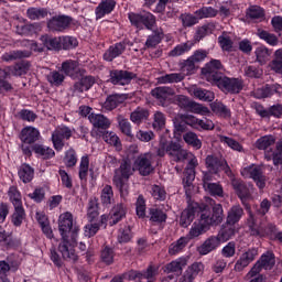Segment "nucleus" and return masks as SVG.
<instances>
[{
	"instance_id": "obj_59",
	"label": "nucleus",
	"mask_w": 282,
	"mask_h": 282,
	"mask_svg": "<svg viewBox=\"0 0 282 282\" xmlns=\"http://www.w3.org/2000/svg\"><path fill=\"white\" fill-rule=\"evenodd\" d=\"M166 126V116L162 111H155L153 115V129L160 130L164 129Z\"/></svg>"
},
{
	"instance_id": "obj_31",
	"label": "nucleus",
	"mask_w": 282,
	"mask_h": 282,
	"mask_svg": "<svg viewBox=\"0 0 282 282\" xmlns=\"http://www.w3.org/2000/svg\"><path fill=\"white\" fill-rule=\"evenodd\" d=\"M162 39H164V32H162L161 29L153 31V33L149 35L145 41L144 50L158 47V45L162 43Z\"/></svg>"
},
{
	"instance_id": "obj_9",
	"label": "nucleus",
	"mask_w": 282,
	"mask_h": 282,
	"mask_svg": "<svg viewBox=\"0 0 282 282\" xmlns=\"http://www.w3.org/2000/svg\"><path fill=\"white\" fill-rule=\"evenodd\" d=\"M242 177L253 180L258 187L265 188V176H263V171L261 166L251 164L241 170Z\"/></svg>"
},
{
	"instance_id": "obj_29",
	"label": "nucleus",
	"mask_w": 282,
	"mask_h": 282,
	"mask_svg": "<svg viewBox=\"0 0 282 282\" xmlns=\"http://www.w3.org/2000/svg\"><path fill=\"white\" fill-rule=\"evenodd\" d=\"M130 120L133 124L140 127L144 120H149V110L147 108L138 107L130 113Z\"/></svg>"
},
{
	"instance_id": "obj_54",
	"label": "nucleus",
	"mask_w": 282,
	"mask_h": 282,
	"mask_svg": "<svg viewBox=\"0 0 282 282\" xmlns=\"http://www.w3.org/2000/svg\"><path fill=\"white\" fill-rule=\"evenodd\" d=\"M254 54L260 65H265L270 61V51L265 46H258Z\"/></svg>"
},
{
	"instance_id": "obj_53",
	"label": "nucleus",
	"mask_w": 282,
	"mask_h": 282,
	"mask_svg": "<svg viewBox=\"0 0 282 282\" xmlns=\"http://www.w3.org/2000/svg\"><path fill=\"white\" fill-rule=\"evenodd\" d=\"M182 80H184V74H182V73L166 74L159 78V83H161V85H166L169 83L170 84L182 83Z\"/></svg>"
},
{
	"instance_id": "obj_16",
	"label": "nucleus",
	"mask_w": 282,
	"mask_h": 282,
	"mask_svg": "<svg viewBox=\"0 0 282 282\" xmlns=\"http://www.w3.org/2000/svg\"><path fill=\"white\" fill-rule=\"evenodd\" d=\"M206 167L208 169L209 173H219V171H228V163L224 159H219L215 155H208L206 158Z\"/></svg>"
},
{
	"instance_id": "obj_17",
	"label": "nucleus",
	"mask_w": 282,
	"mask_h": 282,
	"mask_svg": "<svg viewBox=\"0 0 282 282\" xmlns=\"http://www.w3.org/2000/svg\"><path fill=\"white\" fill-rule=\"evenodd\" d=\"M113 10H116V0H101L95 8L96 21L105 19V17H107V14H111Z\"/></svg>"
},
{
	"instance_id": "obj_18",
	"label": "nucleus",
	"mask_w": 282,
	"mask_h": 282,
	"mask_svg": "<svg viewBox=\"0 0 282 282\" xmlns=\"http://www.w3.org/2000/svg\"><path fill=\"white\" fill-rule=\"evenodd\" d=\"M204 272V263L202 262H194L192 265H189L183 276L181 278L180 282H193L199 274Z\"/></svg>"
},
{
	"instance_id": "obj_5",
	"label": "nucleus",
	"mask_w": 282,
	"mask_h": 282,
	"mask_svg": "<svg viewBox=\"0 0 282 282\" xmlns=\"http://www.w3.org/2000/svg\"><path fill=\"white\" fill-rule=\"evenodd\" d=\"M128 19L131 25L138 30H144V28H147V30H153L155 26V15L151 12L144 14L131 12L128 14Z\"/></svg>"
},
{
	"instance_id": "obj_12",
	"label": "nucleus",
	"mask_w": 282,
	"mask_h": 282,
	"mask_svg": "<svg viewBox=\"0 0 282 282\" xmlns=\"http://www.w3.org/2000/svg\"><path fill=\"white\" fill-rule=\"evenodd\" d=\"M72 138V129L66 126L57 127L52 133V142L55 151H61L65 147V140Z\"/></svg>"
},
{
	"instance_id": "obj_45",
	"label": "nucleus",
	"mask_w": 282,
	"mask_h": 282,
	"mask_svg": "<svg viewBox=\"0 0 282 282\" xmlns=\"http://www.w3.org/2000/svg\"><path fill=\"white\" fill-rule=\"evenodd\" d=\"M30 51H10L2 55V61L10 63L11 61H18V58H29Z\"/></svg>"
},
{
	"instance_id": "obj_61",
	"label": "nucleus",
	"mask_w": 282,
	"mask_h": 282,
	"mask_svg": "<svg viewBox=\"0 0 282 282\" xmlns=\"http://www.w3.org/2000/svg\"><path fill=\"white\" fill-rule=\"evenodd\" d=\"M207 193H210L214 197H224V187L219 183H209L204 186Z\"/></svg>"
},
{
	"instance_id": "obj_51",
	"label": "nucleus",
	"mask_w": 282,
	"mask_h": 282,
	"mask_svg": "<svg viewBox=\"0 0 282 282\" xmlns=\"http://www.w3.org/2000/svg\"><path fill=\"white\" fill-rule=\"evenodd\" d=\"M46 79L53 87H61L65 80V75L58 70H53L46 76Z\"/></svg>"
},
{
	"instance_id": "obj_39",
	"label": "nucleus",
	"mask_w": 282,
	"mask_h": 282,
	"mask_svg": "<svg viewBox=\"0 0 282 282\" xmlns=\"http://www.w3.org/2000/svg\"><path fill=\"white\" fill-rule=\"evenodd\" d=\"M195 46V41H187L185 43H181L176 45L170 53V56H183V54H186L193 50Z\"/></svg>"
},
{
	"instance_id": "obj_19",
	"label": "nucleus",
	"mask_w": 282,
	"mask_h": 282,
	"mask_svg": "<svg viewBox=\"0 0 282 282\" xmlns=\"http://www.w3.org/2000/svg\"><path fill=\"white\" fill-rule=\"evenodd\" d=\"M41 138V132L34 127H25L21 130L20 140L23 144H34Z\"/></svg>"
},
{
	"instance_id": "obj_1",
	"label": "nucleus",
	"mask_w": 282,
	"mask_h": 282,
	"mask_svg": "<svg viewBox=\"0 0 282 282\" xmlns=\"http://www.w3.org/2000/svg\"><path fill=\"white\" fill-rule=\"evenodd\" d=\"M138 171L140 175L147 177L151 173H155V156L151 152L140 154L134 160L133 166L131 161L123 160L118 169L115 170L112 183L120 192L121 197L129 195V177Z\"/></svg>"
},
{
	"instance_id": "obj_2",
	"label": "nucleus",
	"mask_w": 282,
	"mask_h": 282,
	"mask_svg": "<svg viewBox=\"0 0 282 282\" xmlns=\"http://www.w3.org/2000/svg\"><path fill=\"white\" fill-rule=\"evenodd\" d=\"M58 230L62 237V241L58 246V251L61 252L65 261H77L78 256L76 250V238L78 237L79 228L74 226V216L69 212H65L59 215L58 218Z\"/></svg>"
},
{
	"instance_id": "obj_11",
	"label": "nucleus",
	"mask_w": 282,
	"mask_h": 282,
	"mask_svg": "<svg viewBox=\"0 0 282 282\" xmlns=\"http://www.w3.org/2000/svg\"><path fill=\"white\" fill-rule=\"evenodd\" d=\"M200 218L203 224L207 225V228L208 226H219L224 221V207H221V204H215L213 206V214L204 212Z\"/></svg>"
},
{
	"instance_id": "obj_15",
	"label": "nucleus",
	"mask_w": 282,
	"mask_h": 282,
	"mask_svg": "<svg viewBox=\"0 0 282 282\" xmlns=\"http://www.w3.org/2000/svg\"><path fill=\"white\" fill-rule=\"evenodd\" d=\"M258 256L259 251L256 248L242 252L235 264L236 272L243 271L245 268H248L252 263V261L257 259Z\"/></svg>"
},
{
	"instance_id": "obj_37",
	"label": "nucleus",
	"mask_w": 282,
	"mask_h": 282,
	"mask_svg": "<svg viewBox=\"0 0 282 282\" xmlns=\"http://www.w3.org/2000/svg\"><path fill=\"white\" fill-rule=\"evenodd\" d=\"M207 228H208V225L205 224L204 220H202V218L198 223H194L187 235L188 241H191V239H195L196 237H199V235H204Z\"/></svg>"
},
{
	"instance_id": "obj_52",
	"label": "nucleus",
	"mask_w": 282,
	"mask_h": 282,
	"mask_svg": "<svg viewBox=\"0 0 282 282\" xmlns=\"http://www.w3.org/2000/svg\"><path fill=\"white\" fill-rule=\"evenodd\" d=\"M78 175L82 182H87V175H89V156H82Z\"/></svg>"
},
{
	"instance_id": "obj_63",
	"label": "nucleus",
	"mask_w": 282,
	"mask_h": 282,
	"mask_svg": "<svg viewBox=\"0 0 282 282\" xmlns=\"http://www.w3.org/2000/svg\"><path fill=\"white\" fill-rule=\"evenodd\" d=\"M59 40L62 50H74V47L78 46V40H76V37L62 36Z\"/></svg>"
},
{
	"instance_id": "obj_21",
	"label": "nucleus",
	"mask_w": 282,
	"mask_h": 282,
	"mask_svg": "<svg viewBox=\"0 0 282 282\" xmlns=\"http://www.w3.org/2000/svg\"><path fill=\"white\" fill-rule=\"evenodd\" d=\"M219 246H221L219 238H217V236H212L207 238L203 245L197 247V252L202 256L210 254V252H213V250H217Z\"/></svg>"
},
{
	"instance_id": "obj_62",
	"label": "nucleus",
	"mask_w": 282,
	"mask_h": 282,
	"mask_svg": "<svg viewBox=\"0 0 282 282\" xmlns=\"http://www.w3.org/2000/svg\"><path fill=\"white\" fill-rule=\"evenodd\" d=\"M9 197L14 208L23 206V202L21 200V192H19L17 187L13 186L9 188Z\"/></svg>"
},
{
	"instance_id": "obj_20",
	"label": "nucleus",
	"mask_w": 282,
	"mask_h": 282,
	"mask_svg": "<svg viewBox=\"0 0 282 282\" xmlns=\"http://www.w3.org/2000/svg\"><path fill=\"white\" fill-rule=\"evenodd\" d=\"M153 98H156L161 102L162 107L166 105V101L171 100L172 96H175V90L171 87L162 86L156 87L151 91Z\"/></svg>"
},
{
	"instance_id": "obj_10",
	"label": "nucleus",
	"mask_w": 282,
	"mask_h": 282,
	"mask_svg": "<svg viewBox=\"0 0 282 282\" xmlns=\"http://www.w3.org/2000/svg\"><path fill=\"white\" fill-rule=\"evenodd\" d=\"M189 160L187 167L184 172L183 186L185 188L186 195L191 194V188H193V182L195 181V167L198 166L197 158L194 154L188 156Z\"/></svg>"
},
{
	"instance_id": "obj_27",
	"label": "nucleus",
	"mask_w": 282,
	"mask_h": 282,
	"mask_svg": "<svg viewBox=\"0 0 282 282\" xmlns=\"http://www.w3.org/2000/svg\"><path fill=\"white\" fill-rule=\"evenodd\" d=\"M189 91L195 98L203 100V102H213V100H215V93L210 90L199 87H192Z\"/></svg>"
},
{
	"instance_id": "obj_50",
	"label": "nucleus",
	"mask_w": 282,
	"mask_h": 282,
	"mask_svg": "<svg viewBox=\"0 0 282 282\" xmlns=\"http://www.w3.org/2000/svg\"><path fill=\"white\" fill-rule=\"evenodd\" d=\"M248 19L252 21H263V17H265V12L259 6H251L249 10H247Z\"/></svg>"
},
{
	"instance_id": "obj_56",
	"label": "nucleus",
	"mask_w": 282,
	"mask_h": 282,
	"mask_svg": "<svg viewBox=\"0 0 282 282\" xmlns=\"http://www.w3.org/2000/svg\"><path fill=\"white\" fill-rule=\"evenodd\" d=\"M197 19H212L213 17H217L219 11L213 7H203L199 10L195 11Z\"/></svg>"
},
{
	"instance_id": "obj_14",
	"label": "nucleus",
	"mask_w": 282,
	"mask_h": 282,
	"mask_svg": "<svg viewBox=\"0 0 282 282\" xmlns=\"http://www.w3.org/2000/svg\"><path fill=\"white\" fill-rule=\"evenodd\" d=\"M133 78H135V74L131 72L115 69L110 72L109 83L124 87V85H129Z\"/></svg>"
},
{
	"instance_id": "obj_24",
	"label": "nucleus",
	"mask_w": 282,
	"mask_h": 282,
	"mask_svg": "<svg viewBox=\"0 0 282 282\" xmlns=\"http://www.w3.org/2000/svg\"><path fill=\"white\" fill-rule=\"evenodd\" d=\"M69 23H72V18L62 15L50 20L47 25L48 30H53L54 32H63V30L69 28Z\"/></svg>"
},
{
	"instance_id": "obj_55",
	"label": "nucleus",
	"mask_w": 282,
	"mask_h": 282,
	"mask_svg": "<svg viewBox=\"0 0 282 282\" xmlns=\"http://www.w3.org/2000/svg\"><path fill=\"white\" fill-rule=\"evenodd\" d=\"M183 140L194 149H202V140H199V137H197V133L195 132H186L183 134Z\"/></svg>"
},
{
	"instance_id": "obj_4",
	"label": "nucleus",
	"mask_w": 282,
	"mask_h": 282,
	"mask_svg": "<svg viewBox=\"0 0 282 282\" xmlns=\"http://www.w3.org/2000/svg\"><path fill=\"white\" fill-rule=\"evenodd\" d=\"M23 74H25V67L21 64L0 68V94L12 89V85L6 80V78H10L11 76H23Z\"/></svg>"
},
{
	"instance_id": "obj_40",
	"label": "nucleus",
	"mask_w": 282,
	"mask_h": 282,
	"mask_svg": "<svg viewBox=\"0 0 282 282\" xmlns=\"http://www.w3.org/2000/svg\"><path fill=\"white\" fill-rule=\"evenodd\" d=\"M243 217V208L239 205L232 206L227 216V224L235 226Z\"/></svg>"
},
{
	"instance_id": "obj_32",
	"label": "nucleus",
	"mask_w": 282,
	"mask_h": 282,
	"mask_svg": "<svg viewBox=\"0 0 282 282\" xmlns=\"http://www.w3.org/2000/svg\"><path fill=\"white\" fill-rule=\"evenodd\" d=\"M124 100V95H110L107 97L102 107L106 109V111H113V109H116L119 105H122Z\"/></svg>"
},
{
	"instance_id": "obj_8",
	"label": "nucleus",
	"mask_w": 282,
	"mask_h": 282,
	"mask_svg": "<svg viewBox=\"0 0 282 282\" xmlns=\"http://www.w3.org/2000/svg\"><path fill=\"white\" fill-rule=\"evenodd\" d=\"M221 69H224V65H221V62L219 59H212L203 68V74L208 83L215 85L216 82L224 76L221 75V73H219L221 72Z\"/></svg>"
},
{
	"instance_id": "obj_64",
	"label": "nucleus",
	"mask_w": 282,
	"mask_h": 282,
	"mask_svg": "<svg viewBox=\"0 0 282 282\" xmlns=\"http://www.w3.org/2000/svg\"><path fill=\"white\" fill-rule=\"evenodd\" d=\"M102 139L107 144H110V147H116V149H120L121 143H120V138L116 135L115 132H106L102 135Z\"/></svg>"
},
{
	"instance_id": "obj_44",
	"label": "nucleus",
	"mask_w": 282,
	"mask_h": 282,
	"mask_svg": "<svg viewBox=\"0 0 282 282\" xmlns=\"http://www.w3.org/2000/svg\"><path fill=\"white\" fill-rule=\"evenodd\" d=\"M265 160L270 162V160H273L274 166H279V164H282V140L276 143V150L275 152H267L265 153Z\"/></svg>"
},
{
	"instance_id": "obj_23",
	"label": "nucleus",
	"mask_w": 282,
	"mask_h": 282,
	"mask_svg": "<svg viewBox=\"0 0 282 282\" xmlns=\"http://www.w3.org/2000/svg\"><path fill=\"white\" fill-rule=\"evenodd\" d=\"M124 50H127V44H124V42H119L109 46V48L104 53V61L111 63V61L121 56V54L124 53Z\"/></svg>"
},
{
	"instance_id": "obj_47",
	"label": "nucleus",
	"mask_w": 282,
	"mask_h": 282,
	"mask_svg": "<svg viewBox=\"0 0 282 282\" xmlns=\"http://www.w3.org/2000/svg\"><path fill=\"white\" fill-rule=\"evenodd\" d=\"M257 36H259L261 41H265L268 45H271L272 47H274L275 45H279V37H276V35L265 30L259 29L257 32Z\"/></svg>"
},
{
	"instance_id": "obj_26",
	"label": "nucleus",
	"mask_w": 282,
	"mask_h": 282,
	"mask_svg": "<svg viewBox=\"0 0 282 282\" xmlns=\"http://www.w3.org/2000/svg\"><path fill=\"white\" fill-rule=\"evenodd\" d=\"M95 83L96 78L94 76H84L79 82L75 83L74 91H78L79 94H83V91H89V89L94 87Z\"/></svg>"
},
{
	"instance_id": "obj_34",
	"label": "nucleus",
	"mask_w": 282,
	"mask_h": 282,
	"mask_svg": "<svg viewBox=\"0 0 282 282\" xmlns=\"http://www.w3.org/2000/svg\"><path fill=\"white\" fill-rule=\"evenodd\" d=\"M158 274V269L153 265H150L147 271L144 272H138V271H131L129 274V279H148V282H153V276Z\"/></svg>"
},
{
	"instance_id": "obj_38",
	"label": "nucleus",
	"mask_w": 282,
	"mask_h": 282,
	"mask_svg": "<svg viewBox=\"0 0 282 282\" xmlns=\"http://www.w3.org/2000/svg\"><path fill=\"white\" fill-rule=\"evenodd\" d=\"M18 175L24 184H29L34 180V169L30 164H22L19 169Z\"/></svg>"
},
{
	"instance_id": "obj_46",
	"label": "nucleus",
	"mask_w": 282,
	"mask_h": 282,
	"mask_svg": "<svg viewBox=\"0 0 282 282\" xmlns=\"http://www.w3.org/2000/svg\"><path fill=\"white\" fill-rule=\"evenodd\" d=\"M33 151L44 160H50V158H54V155H56V152H54L52 148L41 144H35L33 147Z\"/></svg>"
},
{
	"instance_id": "obj_35",
	"label": "nucleus",
	"mask_w": 282,
	"mask_h": 282,
	"mask_svg": "<svg viewBox=\"0 0 282 282\" xmlns=\"http://www.w3.org/2000/svg\"><path fill=\"white\" fill-rule=\"evenodd\" d=\"M186 246H188V238L181 237L169 246V254L171 257H175V254H180V252H183Z\"/></svg>"
},
{
	"instance_id": "obj_36",
	"label": "nucleus",
	"mask_w": 282,
	"mask_h": 282,
	"mask_svg": "<svg viewBox=\"0 0 282 282\" xmlns=\"http://www.w3.org/2000/svg\"><path fill=\"white\" fill-rule=\"evenodd\" d=\"M235 235V227L230 224L223 225L218 235L216 236L220 243H226L230 241V238Z\"/></svg>"
},
{
	"instance_id": "obj_6",
	"label": "nucleus",
	"mask_w": 282,
	"mask_h": 282,
	"mask_svg": "<svg viewBox=\"0 0 282 282\" xmlns=\"http://www.w3.org/2000/svg\"><path fill=\"white\" fill-rule=\"evenodd\" d=\"M274 253L268 251L262 254L261 258L256 262V264L251 268V270L247 273V279H252V276H257L261 272V270H272L274 268Z\"/></svg>"
},
{
	"instance_id": "obj_60",
	"label": "nucleus",
	"mask_w": 282,
	"mask_h": 282,
	"mask_svg": "<svg viewBox=\"0 0 282 282\" xmlns=\"http://www.w3.org/2000/svg\"><path fill=\"white\" fill-rule=\"evenodd\" d=\"M212 110L221 118H230V110L221 102L212 104Z\"/></svg>"
},
{
	"instance_id": "obj_28",
	"label": "nucleus",
	"mask_w": 282,
	"mask_h": 282,
	"mask_svg": "<svg viewBox=\"0 0 282 282\" xmlns=\"http://www.w3.org/2000/svg\"><path fill=\"white\" fill-rule=\"evenodd\" d=\"M88 119L96 129H109L111 127V121L104 115L90 113Z\"/></svg>"
},
{
	"instance_id": "obj_43",
	"label": "nucleus",
	"mask_w": 282,
	"mask_h": 282,
	"mask_svg": "<svg viewBox=\"0 0 282 282\" xmlns=\"http://www.w3.org/2000/svg\"><path fill=\"white\" fill-rule=\"evenodd\" d=\"M193 219H195V208L188 207L181 214L180 225L183 228H188L191 224L193 223Z\"/></svg>"
},
{
	"instance_id": "obj_42",
	"label": "nucleus",
	"mask_w": 282,
	"mask_h": 282,
	"mask_svg": "<svg viewBox=\"0 0 282 282\" xmlns=\"http://www.w3.org/2000/svg\"><path fill=\"white\" fill-rule=\"evenodd\" d=\"M100 200L104 206H111V204H113V187H111V185H105L102 187Z\"/></svg>"
},
{
	"instance_id": "obj_41",
	"label": "nucleus",
	"mask_w": 282,
	"mask_h": 282,
	"mask_svg": "<svg viewBox=\"0 0 282 282\" xmlns=\"http://www.w3.org/2000/svg\"><path fill=\"white\" fill-rule=\"evenodd\" d=\"M78 62L68 59L62 63V72L66 76H70V78H76V74H78Z\"/></svg>"
},
{
	"instance_id": "obj_48",
	"label": "nucleus",
	"mask_w": 282,
	"mask_h": 282,
	"mask_svg": "<svg viewBox=\"0 0 282 282\" xmlns=\"http://www.w3.org/2000/svg\"><path fill=\"white\" fill-rule=\"evenodd\" d=\"M117 121H118V126L121 133H123L124 135H128V138H131L133 133H132L131 122H129V119L124 118V116L122 115H119L117 117Z\"/></svg>"
},
{
	"instance_id": "obj_13",
	"label": "nucleus",
	"mask_w": 282,
	"mask_h": 282,
	"mask_svg": "<svg viewBox=\"0 0 282 282\" xmlns=\"http://www.w3.org/2000/svg\"><path fill=\"white\" fill-rule=\"evenodd\" d=\"M124 215H127V207L122 203L117 204L110 212L109 215H101L100 224H107L109 221L110 226H116Z\"/></svg>"
},
{
	"instance_id": "obj_3",
	"label": "nucleus",
	"mask_w": 282,
	"mask_h": 282,
	"mask_svg": "<svg viewBox=\"0 0 282 282\" xmlns=\"http://www.w3.org/2000/svg\"><path fill=\"white\" fill-rule=\"evenodd\" d=\"M156 153L159 158H164L167 153L171 158H174V162H184V160L193 158V153L183 150L180 143L171 141V132L169 130H165V133L161 135Z\"/></svg>"
},
{
	"instance_id": "obj_57",
	"label": "nucleus",
	"mask_w": 282,
	"mask_h": 282,
	"mask_svg": "<svg viewBox=\"0 0 282 282\" xmlns=\"http://www.w3.org/2000/svg\"><path fill=\"white\" fill-rule=\"evenodd\" d=\"M24 220H25V209L23 208V206L14 207V213L12 214V217H11V221L13 226H17L19 228Z\"/></svg>"
},
{
	"instance_id": "obj_49",
	"label": "nucleus",
	"mask_w": 282,
	"mask_h": 282,
	"mask_svg": "<svg viewBox=\"0 0 282 282\" xmlns=\"http://www.w3.org/2000/svg\"><path fill=\"white\" fill-rule=\"evenodd\" d=\"M42 43L47 50H62L61 46V37H52L50 35H42L41 36Z\"/></svg>"
},
{
	"instance_id": "obj_22",
	"label": "nucleus",
	"mask_w": 282,
	"mask_h": 282,
	"mask_svg": "<svg viewBox=\"0 0 282 282\" xmlns=\"http://www.w3.org/2000/svg\"><path fill=\"white\" fill-rule=\"evenodd\" d=\"M276 142V139L274 135L269 134V135H263L259 138L256 141V149H259V151H264V158L265 153L270 151V153H276V150H272V147H274V143Z\"/></svg>"
},
{
	"instance_id": "obj_25",
	"label": "nucleus",
	"mask_w": 282,
	"mask_h": 282,
	"mask_svg": "<svg viewBox=\"0 0 282 282\" xmlns=\"http://www.w3.org/2000/svg\"><path fill=\"white\" fill-rule=\"evenodd\" d=\"M231 184L242 204H246V199H250V189L246 183L239 180H232Z\"/></svg>"
},
{
	"instance_id": "obj_30",
	"label": "nucleus",
	"mask_w": 282,
	"mask_h": 282,
	"mask_svg": "<svg viewBox=\"0 0 282 282\" xmlns=\"http://www.w3.org/2000/svg\"><path fill=\"white\" fill-rule=\"evenodd\" d=\"M188 265V258L181 257L165 265L166 272H177V274H182V270Z\"/></svg>"
},
{
	"instance_id": "obj_7",
	"label": "nucleus",
	"mask_w": 282,
	"mask_h": 282,
	"mask_svg": "<svg viewBox=\"0 0 282 282\" xmlns=\"http://www.w3.org/2000/svg\"><path fill=\"white\" fill-rule=\"evenodd\" d=\"M224 94H239L243 89V82L239 78H230L223 75L216 84H214Z\"/></svg>"
},
{
	"instance_id": "obj_58",
	"label": "nucleus",
	"mask_w": 282,
	"mask_h": 282,
	"mask_svg": "<svg viewBox=\"0 0 282 282\" xmlns=\"http://www.w3.org/2000/svg\"><path fill=\"white\" fill-rule=\"evenodd\" d=\"M26 15L29 19H31V21L45 19V17H47V10L41 8H30L26 11Z\"/></svg>"
},
{
	"instance_id": "obj_33",
	"label": "nucleus",
	"mask_w": 282,
	"mask_h": 282,
	"mask_svg": "<svg viewBox=\"0 0 282 282\" xmlns=\"http://www.w3.org/2000/svg\"><path fill=\"white\" fill-rule=\"evenodd\" d=\"M41 32V24L33 23V24H20L17 26V34L21 36H32V34H36Z\"/></svg>"
}]
</instances>
